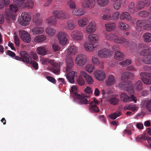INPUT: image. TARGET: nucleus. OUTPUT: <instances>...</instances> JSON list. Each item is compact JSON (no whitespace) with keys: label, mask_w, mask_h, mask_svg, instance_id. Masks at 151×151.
<instances>
[{"label":"nucleus","mask_w":151,"mask_h":151,"mask_svg":"<svg viewBox=\"0 0 151 151\" xmlns=\"http://www.w3.org/2000/svg\"><path fill=\"white\" fill-rule=\"evenodd\" d=\"M65 62L67 65L66 68V72L67 73L66 78L69 82L73 83H74V76L77 73L75 71H72L70 72L73 65V59L71 57H68L66 59Z\"/></svg>","instance_id":"1"},{"label":"nucleus","mask_w":151,"mask_h":151,"mask_svg":"<svg viewBox=\"0 0 151 151\" xmlns=\"http://www.w3.org/2000/svg\"><path fill=\"white\" fill-rule=\"evenodd\" d=\"M71 93L73 94V96L75 99L77 101L78 103L81 104H88L89 100H88L86 98H89V96L86 94H80L77 93L78 91L77 87L75 86H73L71 87L70 90Z\"/></svg>","instance_id":"2"},{"label":"nucleus","mask_w":151,"mask_h":151,"mask_svg":"<svg viewBox=\"0 0 151 151\" xmlns=\"http://www.w3.org/2000/svg\"><path fill=\"white\" fill-rule=\"evenodd\" d=\"M106 37L109 40L113 41L116 43L123 44L124 46L127 47L129 45V42L127 39L124 37H120L114 33H107Z\"/></svg>","instance_id":"3"},{"label":"nucleus","mask_w":151,"mask_h":151,"mask_svg":"<svg viewBox=\"0 0 151 151\" xmlns=\"http://www.w3.org/2000/svg\"><path fill=\"white\" fill-rule=\"evenodd\" d=\"M14 4L9 5V12L8 14V16H6L7 20H10L11 17L14 14L13 13L16 12L18 10V7L22 8L24 7L25 4L24 2L20 1L19 0H14Z\"/></svg>","instance_id":"4"},{"label":"nucleus","mask_w":151,"mask_h":151,"mask_svg":"<svg viewBox=\"0 0 151 151\" xmlns=\"http://www.w3.org/2000/svg\"><path fill=\"white\" fill-rule=\"evenodd\" d=\"M130 96H128L124 93H122L120 95L121 100L124 102H129L133 101L136 103L137 102L136 97L134 96V91L133 89L131 88L129 91H127Z\"/></svg>","instance_id":"5"},{"label":"nucleus","mask_w":151,"mask_h":151,"mask_svg":"<svg viewBox=\"0 0 151 151\" xmlns=\"http://www.w3.org/2000/svg\"><path fill=\"white\" fill-rule=\"evenodd\" d=\"M21 57L17 56L14 59L16 60L26 63H30V56L26 51H21L20 53Z\"/></svg>","instance_id":"6"},{"label":"nucleus","mask_w":151,"mask_h":151,"mask_svg":"<svg viewBox=\"0 0 151 151\" xmlns=\"http://www.w3.org/2000/svg\"><path fill=\"white\" fill-rule=\"evenodd\" d=\"M52 14L55 17L59 20H62L68 18L66 12L63 10H54Z\"/></svg>","instance_id":"7"},{"label":"nucleus","mask_w":151,"mask_h":151,"mask_svg":"<svg viewBox=\"0 0 151 151\" xmlns=\"http://www.w3.org/2000/svg\"><path fill=\"white\" fill-rule=\"evenodd\" d=\"M30 20V16L27 12L22 13L21 17L19 19V22L21 24L26 26L28 24Z\"/></svg>","instance_id":"8"},{"label":"nucleus","mask_w":151,"mask_h":151,"mask_svg":"<svg viewBox=\"0 0 151 151\" xmlns=\"http://www.w3.org/2000/svg\"><path fill=\"white\" fill-rule=\"evenodd\" d=\"M70 36L73 39L75 40L80 41L83 39V33L80 31L76 30L72 31Z\"/></svg>","instance_id":"9"},{"label":"nucleus","mask_w":151,"mask_h":151,"mask_svg":"<svg viewBox=\"0 0 151 151\" xmlns=\"http://www.w3.org/2000/svg\"><path fill=\"white\" fill-rule=\"evenodd\" d=\"M86 60V56L83 54H80L77 56L75 62L77 65L81 66L85 63Z\"/></svg>","instance_id":"10"},{"label":"nucleus","mask_w":151,"mask_h":151,"mask_svg":"<svg viewBox=\"0 0 151 151\" xmlns=\"http://www.w3.org/2000/svg\"><path fill=\"white\" fill-rule=\"evenodd\" d=\"M96 99L94 98V100L91 101L90 103V106L89 107V110L92 113H97L99 111V108L96 105L98 104V101L96 100Z\"/></svg>","instance_id":"11"},{"label":"nucleus","mask_w":151,"mask_h":151,"mask_svg":"<svg viewBox=\"0 0 151 151\" xmlns=\"http://www.w3.org/2000/svg\"><path fill=\"white\" fill-rule=\"evenodd\" d=\"M57 37L60 43L63 45L65 44L67 42V35L63 32H60L57 35Z\"/></svg>","instance_id":"12"},{"label":"nucleus","mask_w":151,"mask_h":151,"mask_svg":"<svg viewBox=\"0 0 151 151\" xmlns=\"http://www.w3.org/2000/svg\"><path fill=\"white\" fill-rule=\"evenodd\" d=\"M96 23L94 21L91 22L86 28V32L89 34L94 33L96 30Z\"/></svg>","instance_id":"13"},{"label":"nucleus","mask_w":151,"mask_h":151,"mask_svg":"<svg viewBox=\"0 0 151 151\" xmlns=\"http://www.w3.org/2000/svg\"><path fill=\"white\" fill-rule=\"evenodd\" d=\"M21 38L24 42L27 43L30 42L31 37L29 34L24 30H21L19 32Z\"/></svg>","instance_id":"14"},{"label":"nucleus","mask_w":151,"mask_h":151,"mask_svg":"<svg viewBox=\"0 0 151 151\" xmlns=\"http://www.w3.org/2000/svg\"><path fill=\"white\" fill-rule=\"evenodd\" d=\"M111 52L106 49H104L99 51L98 52V56L101 58H106L110 56Z\"/></svg>","instance_id":"15"},{"label":"nucleus","mask_w":151,"mask_h":151,"mask_svg":"<svg viewBox=\"0 0 151 151\" xmlns=\"http://www.w3.org/2000/svg\"><path fill=\"white\" fill-rule=\"evenodd\" d=\"M94 76L95 78L99 81H102L106 77L105 73L102 70H98L95 71Z\"/></svg>","instance_id":"16"},{"label":"nucleus","mask_w":151,"mask_h":151,"mask_svg":"<svg viewBox=\"0 0 151 151\" xmlns=\"http://www.w3.org/2000/svg\"><path fill=\"white\" fill-rule=\"evenodd\" d=\"M117 95H113L108 97V101L110 104L113 105H116L118 104L119 100L117 98Z\"/></svg>","instance_id":"17"},{"label":"nucleus","mask_w":151,"mask_h":151,"mask_svg":"<svg viewBox=\"0 0 151 151\" xmlns=\"http://www.w3.org/2000/svg\"><path fill=\"white\" fill-rule=\"evenodd\" d=\"M85 13V12L83 9L81 8H79L74 9L71 13L73 15L78 17L83 15Z\"/></svg>","instance_id":"18"},{"label":"nucleus","mask_w":151,"mask_h":151,"mask_svg":"<svg viewBox=\"0 0 151 151\" xmlns=\"http://www.w3.org/2000/svg\"><path fill=\"white\" fill-rule=\"evenodd\" d=\"M147 140L149 143H151V137H147L145 134H142L138 136L136 138V141L138 142H140L142 141Z\"/></svg>","instance_id":"19"},{"label":"nucleus","mask_w":151,"mask_h":151,"mask_svg":"<svg viewBox=\"0 0 151 151\" xmlns=\"http://www.w3.org/2000/svg\"><path fill=\"white\" fill-rule=\"evenodd\" d=\"M120 88L127 91H129L131 88L133 89V87L132 85L129 84H127L126 83L124 82H121L119 85Z\"/></svg>","instance_id":"20"},{"label":"nucleus","mask_w":151,"mask_h":151,"mask_svg":"<svg viewBox=\"0 0 151 151\" xmlns=\"http://www.w3.org/2000/svg\"><path fill=\"white\" fill-rule=\"evenodd\" d=\"M128 11L130 13H134L135 12H137V10L136 6H135L134 1L130 3L128 6Z\"/></svg>","instance_id":"21"},{"label":"nucleus","mask_w":151,"mask_h":151,"mask_svg":"<svg viewBox=\"0 0 151 151\" xmlns=\"http://www.w3.org/2000/svg\"><path fill=\"white\" fill-rule=\"evenodd\" d=\"M89 42L91 44H93L97 42L99 40V37L95 34H91L88 36Z\"/></svg>","instance_id":"22"},{"label":"nucleus","mask_w":151,"mask_h":151,"mask_svg":"<svg viewBox=\"0 0 151 151\" xmlns=\"http://www.w3.org/2000/svg\"><path fill=\"white\" fill-rule=\"evenodd\" d=\"M81 75H83L88 84H92L93 83V80L91 76L88 75L84 71L81 72Z\"/></svg>","instance_id":"23"},{"label":"nucleus","mask_w":151,"mask_h":151,"mask_svg":"<svg viewBox=\"0 0 151 151\" xmlns=\"http://www.w3.org/2000/svg\"><path fill=\"white\" fill-rule=\"evenodd\" d=\"M120 19L122 20H126L129 21L131 20L132 18L129 14L127 12H124L121 13L120 16Z\"/></svg>","instance_id":"24"},{"label":"nucleus","mask_w":151,"mask_h":151,"mask_svg":"<svg viewBox=\"0 0 151 151\" xmlns=\"http://www.w3.org/2000/svg\"><path fill=\"white\" fill-rule=\"evenodd\" d=\"M54 16H51L46 20V22L50 25L55 26L57 22V19Z\"/></svg>","instance_id":"25"},{"label":"nucleus","mask_w":151,"mask_h":151,"mask_svg":"<svg viewBox=\"0 0 151 151\" xmlns=\"http://www.w3.org/2000/svg\"><path fill=\"white\" fill-rule=\"evenodd\" d=\"M115 82L114 76L112 75H109L107 80L106 81L107 86H110L114 84Z\"/></svg>","instance_id":"26"},{"label":"nucleus","mask_w":151,"mask_h":151,"mask_svg":"<svg viewBox=\"0 0 151 151\" xmlns=\"http://www.w3.org/2000/svg\"><path fill=\"white\" fill-rule=\"evenodd\" d=\"M124 56L123 53L120 51H116L114 55V57L117 60H122L123 59Z\"/></svg>","instance_id":"27"},{"label":"nucleus","mask_w":151,"mask_h":151,"mask_svg":"<svg viewBox=\"0 0 151 151\" xmlns=\"http://www.w3.org/2000/svg\"><path fill=\"white\" fill-rule=\"evenodd\" d=\"M143 62L146 64H151V55L147 54L142 55Z\"/></svg>","instance_id":"28"},{"label":"nucleus","mask_w":151,"mask_h":151,"mask_svg":"<svg viewBox=\"0 0 151 151\" xmlns=\"http://www.w3.org/2000/svg\"><path fill=\"white\" fill-rule=\"evenodd\" d=\"M77 52V49L75 46H72L70 47L68 49V55H73Z\"/></svg>","instance_id":"29"},{"label":"nucleus","mask_w":151,"mask_h":151,"mask_svg":"<svg viewBox=\"0 0 151 151\" xmlns=\"http://www.w3.org/2000/svg\"><path fill=\"white\" fill-rule=\"evenodd\" d=\"M44 31L43 28L41 27H35L32 29L33 34L34 35H37L41 33Z\"/></svg>","instance_id":"30"},{"label":"nucleus","mask_w":151,"mask_h":151,"mask_svg":"<svg viewBox=\"0 0 151 151\" xmlns=\"http://www.w3.org/2000/svg\"><path fill=\"white\" fill-rule=\"evenodd\" d=\"M106 29L109 32L114 30L115 27V24L114 23H109L105 25Z\"/></svg>","instance_id":"31"},{"label":"nucleus","mask_w":151,"mask_h":151,"mask_svg":"<svg viewBox=\"0 0 151 151\" xmlns=\"http://www.w3.org/2000/svg\"><path fill=\"white\" fill-rule=\"evenodd\" d=\"M88 22V19L85 17L79 19L78 21V24L79 26L83 27L86 25Z\"/></svg>","instance_id":"32"},{"label":"nucleus","mask_w":151,"mask_h":151,"mask_svg":"<svg viewBox=\"0 0 151 151\" xmlns=\"http://www.w3.org/2000/svg\"><path fill=\"white\" fill-rule=\"evenodd\" d=\"M144 41L147 42H151V34L147 32L144 33L143 35Z\"/></svg>","instance_id":"33"},{"label":"nucleus","mask_w":151,"mask_h":151,"mask_svg":"<svg viewBox=\"0 0 151 151\" xmlns=\"http://www.w3.org/2000/svg\"><path fill=\"white\" fill-rule=\"evenodd\" d=\"M53 67L50 68V70L56 75H58L60 72V67L59 66L56 67L55 64H53Z\"/></svg>","instance_id":"34"},{"label":"nucleus","mask_w":151,"mask_h":151,"mask_svg":"<svg viewBox=\"0 0 151 151\" xmlns=\"http://www.w3.org/2000/svg\"><path fill=\"white\" fill-rule=\"evenodd\" d=\"M119 28L122 30L128 31L129 29V25L125 23L119 22Z\"/></svg>","instance_id":"35"},{"label":"nucleus","mask_w":151,"mask_h":151,"mask_svg":"<svg viewBox=\"0 0 151 151\" xmlns=\"http://www.w3.org/2000/svg\"><path fill=\"white\" fill-rule=\"evenodd\" d=\"M37 53L41 55H45L47 54V52L45 47H40L37 48Z\"/></svg>","instance_id":"36"},{"label":"nucleus","mask_w":151,"mask_h":151,"mask_svg":"<svg viewBox=\"0 0 151 151\" xmlns=\"http://www.w3.org/2000/svg\"><path fill=\"white\" fill-rule=\"evenodd\" d=\"M46 39V37L44 35L37 36L35 37L34 40L37 42L43 41Z\"/></svg>","instance_id":"37"},{"label":"nucleus","mask_w":151,"mask_h":151,"mask_svg":"<svg viewBox=\"0 0 151 151\" xmlns=\"http://www.w3.org/2000/svg\"><path fill=\"white\" fill-rule=\"evenodd\" d=\"M122 2V0H116L115 1L113 4L114 9L116 10L119 9L121 7Z\"/></svg>","instance_id":"38"},{"label":"nucleus","mask_w":151,"mask_h":151,"mask_svg":"<svg viewBox=\"0 0 151 151\" xmlns=\"http://www.w3.org/2000/svg\"><path fill=\"white\" fill-rule=\"evenodd\" d=\"M39 17V14L37 13L34 15L33 17V21L36 23V24L37 26L40 25L41 24V22L38 20Z\"/></svg>","instance_id":"39"},{"label":"nucleus","mask_w":151,"mask_h":151,"mask_svg":"<svg viewBox=\"0 0 151 151\" xmlns=\"http://www.w3.org/2000/svg\"><path fill=\"white\" fill-rule=\"evenodd\" d=\"M46 32L49 35L51 36L55 34L56 31L55 29L48 27L46 29Z\"/></svg>","instance_id":"40"},{"label":"nucleus","mask_w":151,"mask_h":151,"mask_svg":"<svg viewBox=\"0 0 151 151\" xmlns=\"http://www.w3.org/2000/svg\"><path fill=\"white\" fill-rule=\"evenodd\" d=\"M84 45L85 49L88 51H93L94 49V47L92 44L85 42Z\"/></svg>","instance_id":"41"},{"label":"nucleus","mask_w":151,"mask_h":151,"mask_svg":"<svg viewBox=\"0 0 151 151\" xmlns=\"http://www.w3.org/2000/svg\"><path fill=\"white\" fill-rule=\"evenodd\" d=\"M142 83L140 80H138L135 84L134 88L137 91H140L142 89Z\"/></svg>","instance_id":"42"},{"label":"nucleus","mask_w":151,"mask_h":151,"mask_svg":"<svg viewBox=\"0 0 151 151\" xmlns=\"http://www.w3.org/2000/svg\"><path fill=\"white\" fill-rule=\"evenodd\" d=\"M121 114V112L119 111H117L113 114H110L109 115V116L110 118L112 119H114L120 116Z\"/></svg>","instance_id":"43"},{"label":"nucleus","mask_w":151,"mask_h":151,"mask_svg":"<svg viewBox=\"0 0 151 151\" xmlns=\"http://www.w3.org/2000/svg\"><path fill=\"white\" fill-rule=\"evenodd\" d=\"M83 75H81V72L77 80L78 83L80 85H83L85 84V81Z\"/></svg>","instance_id":"44"},{"label":"nucleus","mask_w":151,"mask_h":151,"mask_svg":"<svg viewBox=\"0 0 151 151\" xmlns=\"http://www.w3.org/2000/svg\"><path fill=\"white\" fill-rule=\"evenodd\" d=\"M68 28L69 30H72L76 27V24L74 22L70 20L67 22Z\"/></svg>","instance_id":"45"},{"label":"nucleus","mask_w":151,"mask_h":151,"mask_svg":"<svg viewBox=\"0 0 151 151\" xmlns=\"http://www.w3.org/2000/svg\"><path fill=\"white\" fill-rule=\"evenodd\" d=\"M97 1L98 4L103 6L107 5L109 0H97Z\"/></svg>","instance_id":"46"},{"label":"nucleus","mask_w":151,"mask_h":151,"mask_svg":"<svg viewBox=\"0 0 151 151\" xmlns=\"http://www.w3.org/2000/svg\"><path fill=\"white\" fill-rule=\"evenodd\" d=\"M141 55H151V47H149L143 50L140 53Z\"/></svg>","instance_id":"47"},{"label":"nucleus","mask_w":151,"mask_h":151,"mask_svg":"<svg viewBox=\"0 0 151 151\" xmlns=\"http://www.w3.org/2000/svg\"><path fill=\"white\" fill-rule=\"evenodd\" d=\"M67 4L71 9H75L76 7L75 2L72 0H70L68 1L67 2Z\"/></svg>","instance_id":"48"},{"label":"nucleus","mask_w":151,"mask_h":151,"mask_svg":"<svg viewBox=\"0 0 151 151\" xmlns=\"http://www.w3.org/2000/svg\"><path fill=\"white\" fill-rule=\"evenodd\" d=\"M150 14V13L147 11H141L138 13V15L141 17H145Z\"/></svg>","instance_id":"49"},{"label":"nucleus","mask_w":151,"mask_h":151,"mask_svg":"<svg viewBox=\"0 0 151 151\" xmlns=\"http://www.w3.org/2000/svg\"><path fill=\"white\" fill-rule=\"evenodd\" d=\"M136 6L137 8V11L144 7L142 1H137L136 3Z\"/></svg>","instance_id":"50"},{"label":"nucleus","mask_w":151,"mask_h":151,"mask_svg":"<svg viewBox=\"0 0 151 151\" xmlns=\"http://www.w3.org/2000/svg\"><path fill=\"white\" fill-rule=\"evenodd\" d=\"M142 82L145 84L147 85H149L151 83V79L147 78L141 77Z\"/></svg>","instance_id":"51"},{"label":"nucleus","mask_w":151,"mask_h":151,"mask_svg":"<svg viewBox=\"0 0 151 151\" xmlns=\"http://www.w3.org/2000/svg\"><path fill=\"white\" fill-rule=\"evenodd\" d=\"M131 62L130 60L127 59L125 61H123L119 63V64L123 67L126 65H129L131 63Z\"/></svg>","instance_id":"52"},{"label":"nucleus","mask_w":151,"mask_h":151,"mask_svg":"<svg viewBox=\"0 0 151 151\" xmlns=\"http://www.w3.org/2000/svg\"><path fill=\"white\" fill-rule=\"evenodd\" d=\"M145 22V21L144 20H138L136 23V25L138 27H141L144 26Z\"/></svg>","instance_id":"53"},{"label":"nucleus","mask_w":151,"mask_h":151,"mask_svg":"<svg viewBox=\"0 0 151 151\" xmlns=\"http://www.w3.org/2000/svg\"><path fill=\"white\" fill-rule=\"evenodd\" d=\"M102 18L105 20H111V15L109 13H106L102 16Z\"/></svg>","instance_id":"54"},{"label":"nucleus","mask_w":151,"mask_h":151,"mask_svg":"<svg viewBox=\"0 0 151 151\" xmlns=\"http://www.w3.org/2000/svg\"><path fill=\"white\" fill-rule=\"evenodd\" d=\"M88 1V8H93L95 6L96 2L95 0H87Z\"/></svg>","instance_id":"55"},{"label":"nucleus","mask_w":151,"mask_h":151,"mask_svg":"<svg viewBox=\"0 0 151 151\" xmlns=\"http://www.w3.org/2000/svg\"><path fill=\"white\" fill-rule=\"evenodd\" d=\"M94 68V65H88L86 67V70L89 73L91 72Z\"/></svg>","instance_id":"56"},{"label":"nucleus","mask_w":151,"mask_h":151,"mask_svg":"<svg viewBox=\"0 0 151 151\" xmlns=\"http://www.w3.org/2000/svg\"><path fill=\"white\" fill-rule=\"evenodd\" d=\"M129 75V72H124L122 74L121 79L123 81H124L125 79H128Z\"/></svg>","instance_id":"57"},{"label":"nucleus","mask_w":151,"mask_h":151,"mask_svg":"<svg viewBox=\"0 0 151 151\" xmlns=\"http://www.w3.org/2000/svg\"><path fill=\"white\" fill-rule=\"evenodd\" d=\"M25 6L24 7L26 6H27L30 8H32L34 6V3L31 0H28L26 3H25Z\"/></svg>","instance_id":"58"},{"label":"nucleus","mask_w":151,"mask_h":151,"mask_svg":"<svg viewBox=\"0 0 151 151\" xmlns=\"http://www.w3.org/2000/svg\"><path fill=\"white\" fill-rule=\"evenodd\" d=\"M119 13L117 12L113 14L112 16H111V20H117L119 18Z\"/></svg>","instance_id":"59"},{"label":"nucleus","mask_w":151,"mask_h":151,"mask_svg":"<svg viewBox=\"0 0 151 151\" xmlns=\"http://www.w3.org/2000/svg\"><path fill=\"white\" fill-rule=\"evenodd\" d=\"M88 2L87 0H83L81 2L82 7L85 9L88 8Z\"/></svg>","instance_id":"60"},{"label":"nucleus","mask_w":151,"mask_h":151,"mask_svg":"<svg viewBox=\"0 0 151 151\" xmlns=\"http://www.w3.org/2000/svg\"><path fill=\"white\" fill-rule=\"evenodd\" d=\"M14 39L15 43L17 46L18 47L19 45V40L17 36L15 33L14 35Z\"/></svg>","instance_id":"61"},{"label":"nucleus","mask_w":151,"mask_h":151,"mask_svg":"<svg viewBox=\"0 0 151 151\" xmlns=\"http://www.w3.org/2000/svg\"><path fill=\"white\" fill-rule=\"evenodd\" d=\"M30 63L32 64L33 67L36 70L38 69V64L36 61L34 60L31 61Z\"/></svg>","instance_id":"62"},{"label":"nucleus","mask_w":151,"mask_h":151,"mask_svg":"<svg viewBox=\"0 0 151 151\" xmlns=\"http://www.w3.org/2000/svg\"><path fill=\"white\" fill-rule=\"evenodd\" d=\"M46 78L48 81L53 83H56V80L54 78L51 76H46Z\"/></svg>","instance_id":"63"},{"label":"nucleus","mask_w":151,"mask_h":151,"mask_svg":"<svg viewBox=\"0 0 151 151\" xmlns=\"http://www.w3.org/2000/svg\"><path fill=\"white\" fill-rule=\"evenodd\" d=\"M146 108L148 111L151 112V100L147 102Z\"/></svg>","instance_id":"64"}]
</instances>
